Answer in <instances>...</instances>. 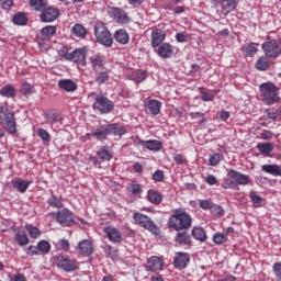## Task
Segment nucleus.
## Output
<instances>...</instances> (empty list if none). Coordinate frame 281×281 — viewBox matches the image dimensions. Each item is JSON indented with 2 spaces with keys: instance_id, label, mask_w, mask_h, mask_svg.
I'll list each match as a JSON object with an SVG mask.
<instances>
[{
  "instance_id": "6ab92c4d",
  "label": "nucleus",
  "mask_w": 281,
  "mask_h": 281,
  "mask_svg": "<svg viewBox=\"0 0 281 281\" xmlns=\"http://www.w3.org/2000/svg\"><path fill=\"white\" fill-rule=\"evenodd\" d=\"M109 124L100 125L94 132L88 133L86 137H95L98 142H102L109 137Z\"/></svg>"
},
{
  "instance_id": "a19ab883",
  "label": "nucleus",
  "mask_w": 281,
  "mask_h": 281,
  "mask_svg": "<svg viewBox=\"0 0 281 281\" xmlns=\"http://www.w3.org/2000/svg\"><path fill=\"white\" fill-rule=\"evenodd\" d=\"M191 234L193 238H195V240H200L201 243H203V240L207 238V235L205 234V229L201 227H193Z\"/></svg>"
},
{
  "instance_id": "3c124183",
  "label": "nucleus",
  "mask_w": 281,
  "mask_h": 281,
  "mask_svg": "<svg viewBox=\"0 0 281 281\" xmlns=\"http://www.w3.org/2000/svg\"><path fill=\"white\" fill-rule=\"evenodd\" d=\"M25 227L31 238L36 239L38 236H41V229H38V227L32 225H26Z\"/></svg>"
},
{
  "instance_id": "f704fd0d",
  "label": "nucleus",
  "mask_w": 281,
  "mask_h": 281,
  "mask_svg": "<svg viewBox=\"0 0 281 281\" xmlns=\"http://www.w3.org/2000/svg\"><path fill=\"white\" fill-rule=\"evenodd\" d=\"M147 109L151 113V115H159L161 111V102L151 99L147 102Z\"/></svg>"
},
{
  "instance_id": "9d476101",
  "label": "nucleus",
  "mask_w": 281,
  "mask_h": 281,
  "mask_svg": "<svg viewBox=\"0 0 281 281\" xmlns=\"http://www.w3.org/2000/svg\"><path fill=\"white\" fill-rule=\"evenodd\" d=\"M60 16V10L56 7L47 5L40 14V21L42 23H54Z\"/></svg>"
},
{
  "instance_id": "a878e982",
  "label": "nucleus",
  "mask_w": 281,
  "mask_h": 281,
  "mask_svg": "<svg viewBox=\"0 0 281 281\" xmlns=\"http://www.w3.org/2000/svg\"><path fill=\"white\" fill-rule=\"evenodd\" d=\"M114 41L120 43V45H128L131 37L128 36V32H126V30L121 29L114 33Z\"/></svg>"
},
{
  "instance_id": "338daca9",
  "label": "nucleus",
  "mask_w": 281,
  "mask_h": 281,
  "mask_svg": "<svg viewBox=\"0 0 281 281\" xmlns=\"http://www.w3.org/2000/svg\"><path fill=\"white\" fill-rule=\"evenodd\" d=\"M131 190H132V194H134L135 196H137V194H142L143 192L142 184H138V183L132 184Z\"/></svg>"
},
{
  "instance_id": "39448f33",
  "label": "nucleus",
  "mask_w": 281,
  "mask_h": 281,
  "mask_svg": "<svg viewBox=\"0 0 281 281\" xmlns=\"http://www.w3.org/2000/svg\"><path fill=\"white\" fill-rule=\"evenodd\" d=\"M261 98L267 100L268 104H273L278 98H280V88L276 83L265 82L259 86Z\"/></svg>"
},
{
  "instance_id": "a18cd8bd",
  "label": "nucleus",
  "mask_w": 281,
  "mask_h": 281,
  "mask_svg": "<svg viewBox=\"0 0 281 281\" xmlns=\"http://www.w3.org/2000/svg\"><path fill=\"white\" fill-rule=\"evenodd\" d=\"M0 95L3 98H15L16 97V90L12 86H4L0 90Z\"/></svg>"
},
{
  "instance_id": "2f4dec72",
  "label": "nucleus",
  "mask_w": 281,
  "mask_h": 281,
  "mask_svg": "<svg viewBox=\"0 0 281 281\" xmlns=\"http://www.w3.org/2000/svg\"><path fill=\"white\" fill-rule=\"evenodd\" d=\"M175 240L178 245H190L192 243V238L190 237V234L188 232H179L176 234Z\"/></svg>"
},
{
  "instance_id": "423d86ee",
  "label": "nucleus",
  "mask_w": 281,
  "mask_h": 281,
  "mask_svg": "<svg viewBox=\"0 0 281 281\" xmlns=\"http://www.w3.org/2000/svg\"><path fill=\"white\" fill-rule=\"evenodd\" d=\"M56 265L58 269H63L66 273H71L72 271H78L79 265L78 260L72 259L68 255L59 254L55 257Z\"/></svg>"
},
{
  "instance_id": "de8ad7c7",
  "label": "nucleus",
  "mask_w": 281,
  "mask_h": 281,
  "mask_svg": "<svg viewBox=\"0 0 281 281\" xmlns=\"http://www.w3.org/2000/svg\"><path fill=\"white\" fill-rule=\"evenodd\" d=\"M56 249H58L59 251H69V248L71 247V244L69 243L68 239H59L56 244H55Z\"/></svg>"
},
{
  "instance_id": "f3484780",
  "label": "nucleus",
  "mask_w": 281,
  "mask_h": 281,
  "mask_svg": "<svg viewBox=\"0 0 281 281\" xmlns=\"http://www.w3.org/2000/svg\"><path fill=\"white\" fill-rule=\"evenodd\" d=\"M104 234L106 235L110 243L120 244L124 238L122 237V232H120L117 228L108 226L103 228Z\"/></svg>"
},
{
  "instance_id": "4c0bfd02",
  "label": "nucleus",
  "mask_w": 281,
  "mask_h": 281,
  "mask_svg": "<svg viewBox=\"0 0 281 281\" xmlns=\"http://www.w3.org/2000/svg\"><path fill=\"white\" fill-rule=\"evenodd\" d=\"M245 56L254 57L258 54V44L250 42L244 45Z\"/></svg>"
},
{
  "instance_id": "412c9836",
  "label": "nucleus",
  "mask_w": 281,
  "mask_h": 281,
  "mask_svg": "<svg viewBox=\"0 0 281 281\" xmlns=\"http://www.w3.org/2000/svg\"><path fill=\"white\" fill-rule=\"evenodd\" d=\"M156 54H158L160 58H172V54H175V48L170 43H162L156 49Z\"/></svg>"
},
{
  "instance_id": "e2e57ef3",
  "label": "nucleus",
  "mask_w": 281,
  "mask_h": 281,
  "mask_svg": "<svg viewBox=\"0 0 281 281\" xmlns=\"http://www.w3.org/2000/svg\"><path fill=\"white\" fill-rule=\"evenodd\" d=\"M212 205H214V204L210 200H200L199 201V207H201V210H212Z\"/></svg>"
},
{
  "instance_id": "f257e3e1",
  "label": "nucleus",
  "mask_w": 281,
  "mask_h": 281,
  "mask_svg": "<svg viewBox=\"0 0 281 281\" xmlns=\"http://www.w3.org/2000/svg\"><path fill=\"white\" fill-rule=\"evenodd\" d=\"M167 224L175 232H183L192 227V216L186 212V209H176L169 216Z\"/></svg>"
},
{
  "instance_id": "9b49d317",
  "label": "nucleus",
  "mask_w": 281,
  "mask_h": 281,
  "mask_svg": "<svg viewBox=\"0 0 281 281\" xmlns=\"http://www.w3.org/2000/svg\"><path fill=\"white\" fill-rule=\"evenodd\" d=\"M110 16L114 19L115 23H119V25H128V23H131V16H128V13L117 7L110 9Z\"/></svg>"
},
{
  "instance_id": "5701e85b",
  "label": "nucleus",
  "mask_w": 281,
  "mask_h": 281,
  "mask_svg": "<svg viewBox=\"0 0 281 281\" xmlns=\"http://www.w3.org/2000/svg\"><path fill=\"white\" fill-rule=\"evenodd\" d=\"M89 63L93 71H100L104 69V57L100 55H92L89 58Z\"/></svg>"
},
{
  "instance_id": "6e6552de",
  "label": "nucleus",
  "mask_w": 281,
  "mask_h": 281,
  "mask_svg": "<svg viewBox=\"0 0 281 281\" xmlns=\"http://www.w3.org/2000/svg\"><path fill=\"white\" fill-rule=\"evenodd\" d=\"M261 49L266 58H278L281 54V43L278 40H268L262 43Z\"/></svg>"
},
{
  "instance_id": "0e129e2a",
  "label": "nucleus",
  "mask_w": 281,
  "mask_h": 281,
  "mask_svg": "<svg viewBox=\"0 0 281 281\" xmlns=\"http://www.w3.org/2000/svg\"><path fill=\"white\" fill-rule=\"evenodd\" d=\"M165 175L162 170H156L153 175V180L157 181L158 183H161V181H164L165 179Z\"/></svg>"
},
{
  "instance_id": "8fccbe9b",
  "label": "nucleus",
  "mask_w": 281,
  "mask_h": 281,
  "mask_svg": "<svg viewBox=\"0 0 281 281\" xmlns=\"http://www.w3.org/2000/svg\"><path fill=\"white\" fill-rule=\"evenodd\" d=\"M213 241L215 245H224V243H227V236L223 233H215L213 235Z\"/></svg>"
},
{
  "instance_id": "13d9d810",
  "label": "nucleus",
  "mask_w": 281,
  "mask_h": 281,
  "mask_svg": "<svg viewBox=\"0 0 281 281\" xmlns=\"http://www.w3.org/2000/svg\"><path fill=\"white\" fill-rule=\"evenodd\" d=\"M272 271H273V273H274V278H276L278 281H281V261L273 263V266H272Z\"/></svg>"
},
{
  "instance_id": "f8f14e48",
  "label": "nucleus",
  "mask_w": 281,
  "mask_h": 281,
  "mask_svg": "<svg viewBox=\"0 0 281 281\" xmlns=\"http://www.w3.org/2000/svg\"><path fill=\"white\" fill-rule=\"evenodd\" d=\"M133 218L136 225H139V227H144V229H148L149 232H155V229H157V225H155V222H153V220L144 213H134Z\"/></svg>"
},
{
  "instance_id": "4d7b16f0",
  "label": "nucleus",
  "mask_w": 281,
  "mask_h": 281,
  "mask_svg": "<svg viewBox=\"0 0 281 281\" xmlns=\"http://www.w3.org/2000/svg\"><path fill=\"white\" fill-rule=\"evenodd\" d=\"M36 135L41 137L42 142H49L50 139L49 132L43 128H37Z\"/></svg>"
},
{
  "instance_id": "79ce46f5",
  "label": "nucleus",
  "mask_w": 281,
  "mask_h": 281,
  "mask_svg": "<svg viewBox=\"0 0 281 281\" xmlns=\"http://www.w3.org/2000/svg\"><path fill=\"white\" fill-rule=\"evenodd\" d=\"M12 23H14V25H26L27 15L23 12L15 13L12 18Z\"/></svg>"
},
{
  "instance_id": "774afa93",
  "label": "nucleus",
  "mask_w": 281,
  "mask_h": 281,
  "mask_svg": "<svg viewBox=\"0 0 281 281\" xmlns=\"http://www.w3.org/2000/svg\"><path fill=\"white\" fill-rule=\"evenodd\" d=\"M103 249L108 257L117 256V250H113L111 245H105Z\"/></svg>"
},
{
  "instance_id": "0eeeda50",
  "label": "nucleus",
  "mask_w": 281,
  "mask_h": 281,
  "mask_svg": "<svg viewBox=\"0 0 281 281\" xmlns=\"http://www.w3.org/2000/svg\"><path fill=\"white\" fill-rule=\"evenodd\" d=\"M87 48H76L75 50L63 54V58L65 60H69L70 63H77L78 65H81V67H87Z\"/></svg>"
},
{
  "instance_id": "72a5a7b5",
  "label": "nucleus",
  "mask_w": 281,
  "mask_h": 281,
  "mask_svg": "<svg viewBox=\"0 0 281 281\" xmlns=\"http://www.w3.org/2000/svg\"><path fill=\"white\" fill-rule=\"evenodd\" d=\"M255 67L258 69V71H267V69L271 67V61H269V57H267V55L261 56L257 59Z\"/></svg>"
},
{
  "instance_id": "5fc2aeb1",
  "label": "nucleus",
  "mask_w": 281,
  "mask_h": 281,
  "mask_svg": "<svg viewBox=\"0 0 281 281\" xmlns=\"http://www.w3.org/2000/svg\"><path fill=\"white\" fill-rule=\"evenodd\" d=\"M61 121H63V116H60V113L53 112L47 115V122H49V124H56L57 122H61Z\"/></svg>"
},
{
  "instance_id": "37998d69",
  "label": "nucleus",
  "mask_w": 281,
  "mask_h": 281,
  "mask_svg": "<svg viewBox=\"0 0 281 281\" xmlns=\"http://www.w3.org/2000/svg\"><path fill=\"white\" fill-rule=\"evenodd\" d=\"M146 78H148L146 70H134L132 72V80H134V82H144Z\"/></svg>"
},
{
  "instance_id": "6e6d98bb",
  "label": "nucleus",
  "mask_w": 281,
  "mask_h": 281,
  "mask_svg": "<svg viewBox=\"0 0 281 281\" xmlns=\"http://www.w3.org/2000/svg\"><path fill=\"white\" fill-rule=\"evenodd\" d=\"M190 117H192V120H196L198 124H203V122H205V113L191 112Z\"/></svg>"
},
{
  "instance_id": "473e14b6",
  "label": "nucleus",
  "mask_w": 281,
  "mask_h": 281,
  "mask_svg": "<svg viewBox=\"0 0 281 281\" xmlns=\"http://www.w3.org/2000/svg\"><path fill=\"white\" fill-rule=\"evenodd\" d=\"M97 155L101 161H111L113 159V154L111 153V149H109V146H102L98 151Z\"/></svg>"
},
{
  "instance_id": "f03ea898",
  "label": "nucleus",
  "mask_w": 281,
  "mask_h": 281,
  "mask_svg": "<svg viewBox=\"0 0 281 281\" xmlns=\"http://www.w3.org/2000/svg\"><path fill=\"white\" fill-rule=\"evenodd\" d=\"M0 125L9 135H16V116L4 105H0Z\"/></svg>"
},
{
  "instance_id": "aec40b11",
  "label": "nucleus",
  "mask_w": 281,
  "mask_h": 281,
  "mask_svg": "<svg viewBox=\"0 0 281 281\" xmlns=\"http://www.w3.org/2000/svg\"><path fill=\"white\" fill-rule=\"evenodd\" d=\"M166 41V32L161 29H154L151 31V47L154 49H157L159 45H164V42Z\"/></svg>"
},
{
  "instance_id": "09e8293b",
  "label": "nucleus",
  "mask_w": 281,
  "mask_h": 281,
  "mask_svg": "<svg viewBox=\"0 0 281 281\" xmlns=\"http://www.w3.org/2000/svg\"><path fill=\"white\" fill-rule=\"evenodd\" d=\"M20 91L22 95H32V93H34V86L30 83H22Z\"/></svg>"
},
{
  "instance_id": "393cba45",
  "label": "nucleus",
  "mask_w": 281,
  "mask_h": 281,
  "mask_svg": "<svg viewBox=\"0 0 281 281\" xmlns=\"http://www.w3.org/2000/svg\"><path fill=\"white\" fill-rule=\"evenodd\" d=\"M220 3L222 5V14H224V16H227L229 12L236 10V5H238V0H222L220 1Z\"/></svg>"
},
{
  "instance_id": "c03bdc74",
  "label": "nucleus",
  "mask_w": 281,
  "mask_h": 281,
  "mask_svg": "<svg viewBox=\"0 0 281 281\" xmlns=\"http://www.w3.org/2000/svg\"><path fill=\"white\" fill-rule=\"evenodd\" d=\"M47 203L48 205H50V207H56L57 210H60V207H63V198L52 194L48 198Z\"/></svg>"
},
{
  "instance_id": "4be33fe9",
  "label": "nucleus",
  "mask_w": 281,
  "mask_h": 281,
  "mask_svg": "<svg viewBox=\"0 0 281 281\" xmlns=\"http://www.w3.org/2000/svg\"><path fill=\"white\" fill-rule=\"evenodd\" d=\"M147 201L153 203V205H160L161 201H164V194L157 190L149 189L147 191Z\"/></svg>"
},
{
  "instance_id": "7c9ffc66",
  "label": "nucleus",
  "mask_w": 281,
  "mask_h": 281,
  "mask_svg": "<svg viewBox=\"0 0 281 281\" xmlns=\"http://www.w3.org/2000/svg\"><path fill=\"white\" fill-rule=\"evenodd\" d=\"M108 128H109L110 135H116L117 137H122L123 135H126V127L117 123L108 124Z\"/></svg>"
},
{
  "instance_id": "603ef678",
  "label": "nucleus",
  "mask_w": 281,
  "mask_h": 281,
  "mask_svg": "<svg viewBox=\"0 0 281 281\" xmlns=\"http://www.w3.org/2000/svg\"><path fill=\"white\" fill-rule=\"evenodd\" d=\"M249 198H250L251 202L254 203V205L259 206L260 203H262V196H260V194H258V192H256V191H250Z\"/></svg>"
},
{
  "instance_id": "a211bd4d",
  "label": "nucleus",
  "mask_w": 281,
  "mask_h": 281,
  "mask_svg": "<svg viewBox=\"0 0 281 281\" xmlns=\"http://www.w3.org/2000/svg\"><path fill=\"white\" fill-rule=\"evenodd\" d=\"M145 269L146 271H151L153 273L156 271H161V269H164V259L157 256L150 257L147 260Z\"/></svg>"
},
{
  "instance_id": "1a4fd4ad",
  "label": "nucleus",
  "mask_w": 281,
  "mask_h": 281,
  "mask_svg": "<svg viewBox=\"0 0 281 281\" xmlns=\"http://www.w3.org/2000/svg\"><path fill=\"white\" fill-rule=\"evenodd\" d=\"M92 98L94 100L92 108L97 111H100V113L102 114L111 113V111H113V109L115 108L113 101L109 100V98L106 97L97 95Z\"/></svg>"
},
{
  "instance_id": "680f3d73",
  "label": "nucleus",
  "mask_w": 281,
  "mask_h": 281,
  "mask_svg": "<svg viewBox=\"0 0 281 281\" xmlns=\"http://www.w3.org/2000/svg\"><path fill=\"white\" fill-rule=\"evenodd\" d=\"M211 212L216 214L217 216H225V210L221 205L213 204L211 207Z\"/></svg>"
},
{
  "instance_id": "20e7f679",
  "label": "nucleus",
  "mask_w": 281,
  "mask_h": 281,
  "mask_svg": "<svg viewBox=\"0 0 281 281\" xmlns=\"http://www.w3.org/2000/svg\"><path fill=\"white\" fill-rule=\"evenodd\" d=\"M94 36L97 38V43H100V45H103L104 47H111L113 45V36L102 22H98L94 25Z\"/></svg>"
},
{
  "instance_id": "69168bd1",
  "label": "nucleus",
  "mask_w": 281,
  "mask_h": 281,
  "mask_svg": "<svg viewBox=\"0 0 281 281\" xmlns=\"http://www.w3.org/2000/svg\"><path fill=\"white\" fill-rule=\"evenodd\" d=\"M280 114H281V110L280 109H277V110H268V117L270 120H278V117H280Z\"/></svg>"
},
{
  "instance_id": "c9c22d12",
  "label": "nucleus",
  "mask_w": 281,
  "mask_h": 281,
  "mask_svg": "<svg viewBox=\"0 0 281 281\" xmlns=\"http://www.w3.org/2000/svg\"><path fill=\"white\" fill-rule=\"evenodd\" d=\"M30 8H33L35 12H42L46 9L47 7V0H30L29 3Z\"/></svg>"
},
{
  "instance_id": "ea45409f",
  "label": "nucleus",
  "mask_w": 281,
  "mask_h": 281,
  "mask_svg": "<svg viewBox=\"0 0 281 281\" xmlns=\"http://www.w3.org/2000/svg\"><path fill=\"white\" fill-rule=\"evenodd\" d=\"M71 33L77 36V38H86L87 29L82 26V24H75L71 29Z\"/></svg>"
},
{
  "instance_id": "2eb2a0df",
  "label": "nucleus",
  "mask_w": 281,
  "mask_h": 281,
  "mask_svg": "<svg viewBox=\"0 0 281 281\" xmlns=\"http://www.w3.org/2000/svg\"><path fill=\"white\" fill-rule=\"evenodd\" d=\"M188 265H190V254L188 252H176L173 257V267L175 269H187Z\"/></svg>"
},
{
  "instance_id": "bb28decb",
  "label": "nucleus",
  "mask_w": 281,
  "mask_h": 281,
  "mask_svg": "<svg viewBox=\"0 0 281 281\" xmlns=\"http://www.w3.org/2000/svg\"><path fill=\"white\" fill-rule=\"evenodd\" d=\"M14 240L19 247H25V245H30V237L25 231H18L14 233Z\"/></svg>"
},
{
  "instance_id": "e433bc0d",
  "label": "nucleus",
  "mask_w": 281,
  "mask_h": 281,
  "mask_svg": "<svg viewBox=\"0 0 281 281\" xmlns=\"http://www.w3.org/2000/svg\"><path fill=\"white\" fill-rule=\"evenodd\" d=\"M31 181H26L23 179H15L13 180V187L16 188L20 192H27V189L30 188Z\"/></svg>"
},
{
  "instance_id": "49530a36",
  "label": "nucleus",
  "mask_w": 281,
  "mask_h": 281,
  "mask_svg": "<svg viewBox=\"0 0 281 281\" xmlns=\"http://www.w3.org/2000/svg\"><path fill=\"white\" fill-rule=\"evenodd\" d=\"M37 250L40 254H48L52 251V244L49 241L43 239L37 243Z\"/></svg>"
},
{
  "instance_id": "dca6fc26",
  "label": "nucleus",
  "mask_w": 281,
  "mask_h": 281,
  "mask_svg": "<svg viewBox=\"0 0 281 281\" xmlns=\"http://www.w3.org/2000/svg\"><path fill=\"white\" fill-rule=\"evenodd\" d=\"M56 36V26L55 25H47L41 29L40 31V45L45 43H49L52 37Z\"/></svg>"
},
{
  "instance_id": "ddd939ff",
  "label": "nucleus",
  "mask_w": 281,
  "mask_h": 281,
  "mask_svg": "<svg viewBox=\"0 0 281 281\" xmlns=\"http://www.w3.org/2000/svg\"><path fill=\"white\" fill-rule=\"evenodd\" d=\"M56 221L63 227H71L74 223H76V220L74 218V213H71V211H69L68 209H63L58 211L56 214Z\"/></svg>"
},
{
  "instance_id": "bf43d9fd",
  "label": "nucleus",
  "mask_w": 281,
  "mask_h": 281,
  "mask_svg": "<svg viewBox=\"0 0 281 281\" xmlns=\"http://www.w3.org/2000/svg\"><path fill=\"white\" fill-rule=\"evenodd\" d=\"M221 164V154L215 153L209 159V166H218Z\"/></svg>"
},
{
  "instance_id": "58836bf2",
  "label": "nucleus",
  "mask_w": 281,
  "mask_h": 281,
  "mask_svg": "<svg viewBox=\"0 0 281 281\" xmlns=\"http://www.w3.org/2000/svg\"><path fill=\"white\" fill-rule=\"evenodd\" d=\"M273 143H259L257 145V150L261 153V155H270V153H273Z\"/></svg>"
},
{
  "instance_id": "c85d7f7f",
  "label": "nucleus",
  "mask_w": 281,
  "mask_h": 281,
  "mask_svg": "<svg viewBox=\"0 0 281 281\" xmlns=\"http://www.w3.org/2000/svg\"><path fill=\"white\" fill-rule=\"evenodd\" d=\"M110 78V70L109 68H103L101 70H97L94 75V80L98 82V85H104V82H108Z\"/></svg>"
},
{
  "instance_id": "7ed1b4c3",
  "label": "nucleus",
  "mask_w": 281,
  "mask_h": 281,
  "mask_svg": "<svg viewBox=\"0 0 281 281\" xmlns=\"http://www.w3.org/2000/svg\"><path fill=\"white\" fill-rule=\"evenodd\" d=\"M228 177L232 180L225 181V184H223L225 190H227V188H231L232 190H238V186H249V183H251L249 176L234 169L228 171Z\"/></svg>"
},
{
  "instance_id": "cd10ccee",
  "label": "nucleus",
  "mask_w": 281,
  "mask_h": 281,
  "mask_svg": "<svg viewBox=\"0 0 281 281\" xmlns=\"http://www.w3.org/2000/svg\"><path fill=\"white\" fill-rule=\"evenodd\" d=\"M58 87L67 92L76 91V89H78V85L71 79H60L58 81Z\"/></svg>"
},
{
  "instance_id": "052dcab7",
  "label": "nucleus",
  "mask_w": 281,
  "mask_h": 281,
  "mask_svg": "<svg viewBox=\"0 0 281 281\" xmlns=\"http://www.w3.org/2000/svg\"><path fill=\"white\" fill-rule=\"evenodd\" d=\"M176 41L177 43H188V41H190V35H188V33H177Z\"/></svg>"
},
{
  "instance_id": "c756f323",
  "label": "nucleus",
  "mask_w": 281,
  "mask_h": 281,
  "mask_svg": "<svg viewBox=\"0 0 281 281\" xmlns=\"http://www.w3.org/2000/svg\"><path fill=\"white\" fill-rule=\"evenodd\" d=\"M262 172L272 177H281V167L279 165H262Z\"/></svg>"
},
{
  "instance_id": "b1692460",
  "label": "nucleus",
  "mask_w": 281,
  "mask_h": 281,
  "mask_svg": "<svg viewBox=\"0 0 281 281\" xmlns=\"http://www.w3.org/2000/svg\"><path fill=\"white\" fill-rule=\"evenodd\" d=\"M78 249L81 256H91L93 254V244L89 239H83L79 243Z\"/></svg>"
},
{
  "instance_id": "864d4df0",
  "label": "nucleus",
  "mask_w": 281,
  "mask_h": 281,
  "mask_svg": "<svg viewBox=\"0 0 281 281\" xmlns=\"http://www.w3.org/2000/svg\"><path fill=\"white\" fill-rule=\"evenodd\" d=\"M201 100L202 102H214V94L205 91L203 88H200Z\"/></svg>"
},
{
  "instance_id": "4468645a",
  "label": "nucleus",
  "mask_w": 281,
  "mask_h": 281,
  "mask_svg": "<svg viewBox=\"0 0 281 281\" xmlns=\"http://www.w3.org/2000/svg\"><path fill=\"white\" fill-rule=\"evenodd\" d=\"M134 144L136 146H143V148H147V150H154L155 153L159 151L161 148H164V144L160 140H143L139 137H136L134 139Z\"/></svg>"
}]
</instances>
